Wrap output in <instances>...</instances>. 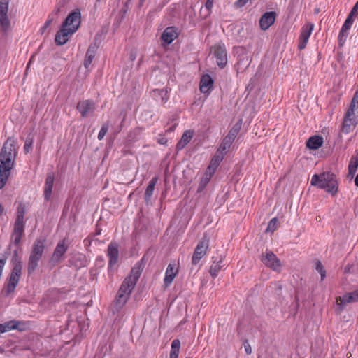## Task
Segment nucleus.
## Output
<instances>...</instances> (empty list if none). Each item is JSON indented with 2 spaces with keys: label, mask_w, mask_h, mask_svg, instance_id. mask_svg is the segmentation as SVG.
<instances>
[{
  "label": "nucleus",
  "mask_w": 358,
  "mask_h": 358,
  "mask_svg": "<svg viewBox=\"0 0 358 358\" xmlns=\"http://www.w3.org/2000/svg\"><path fill=\"white\" fill-rule=\"evenodd\" d=\"M353 17L354 16H351L350 14L348 15L344 24L342 26V29H343V30H350L354 22Z\"/></svg>",
  "instance_id": "obj_43"
},
{
  "label": "nucleus",
  "mask_w": 358,
  "mask_h": 358,
  "mask_svg": "<svg viewBox=\"0 0 358 358\" xmlns=\"http://www.w3.org/2000/svg\"><path fill=\"white\" fill-rule=\"evenodd\" d=\"M22 264L20 261H17L15 264V265L10 273V275L12 277L16 278L17 280H20L21 275H22Z\"/></svg>",
  "instance_id": "obj_38"
},
{
  "label": "nucleus",
  "mask_w": 358,
  "mask_h": 358,
  "mask_svg": "<svg viewBox=\"0 0 358 358\" xmlns=\"http://www.w3.org/2000/svg\"><path fill=\"white\" fill-rule=\"evenodd\" d=\"M244 348L247 355H250L252 353V348L248 341H245L244 343Z\"/></svg>",
  "instance_id": "obj_49"
},
{
  "label": "nucleus",
  "mask_w": 358,
  "mask_h": 358,
  "mask_svg": "<svg viewBox=\"0 0 358 358\" xmlns=\"http://www.w3.org/2000/svg\"><path fill=\"white\" fill-rule=\"evenodd\" d=\"M241 126L237 123L229 131L228 134L223 138L220 145L217 149L219 152H223L227 154V150L232 145L235 138L240 131Z\"/></svg>",
  "instance_id": "obj_10"
},
{
  "label": "nucleus",
  "mask_w": 358,
  "mask_h": 358,
  "mask_svg": "<svg viewBox=\"0 0 358 358\" xmlns=\"http://www.w3.org/2000/svg\"><path fill=\"white\" fill-rule=\"evenodd\" d=\"M180 348V341L179 339H174L171 343V349L170 352V358H178Z\"/></svg>",
  "instance_id": "obj_36"
},
{
  "label": "nucleus",
  "mask_w": 358,
  "mask_h": 358,
  "mask_svg": "<svg viewBox=\"0 0 358 358\" xmlns=\"http://www.w3.org/2000/svg\"><path fill=\"white\" fill-rule=\"evenodd\" d=\"M348 36V31L343 30L341 28L339 34H338V43L340 46H343L345 42L346 41L347 37Z\"/></svg>",
  "instance_id": "obj_41"
},
{
  "label": "nucleus",
  "mask_w": 358,
  "mask_h": 358,
  "mask_svg": "<svg viewBox=\"0 0 358 358\" xmlns=\"http://www.w3.org/2000/svg\"><path fill=\"white\" fill-rule=\"evenodd\" d=\"M14 163L15 159L0 157V189L6 185Z\"/></svg>",
  "instance_id": "obj_4"
},
{
  "label": "nucleus",
  "mask_w": 358,
  "mask_h": 358,
  "mask_svg": "<svg viewBox=\"0 0 358 358\" xmlns=\"http://www.w3.org/2000/svg\"><path fill=\"white\" fill-rule=\"evenodd\" d=\"M26 214V206L23 203H19L17 211L15 221L25 222L24 216Z\"/></svg>",
  "instance_id": "obj_37"
},
{
  "label": "nucleus",
  "mask_w": 358,
  "mask_h": 358,
  "mask_svg": "<svg viewBox=\"0 0 358 358\" xmlns=\"http://www.w3.org/2000/svg\"><path fill=\"white\" fill-rule=\"evenodd\" d=\"M143 270V266L139 262L136 263L131 268V274L124 278L122 282L127 287L134 289L141 275Z\"/></svg>",
  "instance_id": "obj_11"
},
{
  "label": "nucleus",
  "mask_w": 358,
  "mask_h": 358,
  "mask_svg": "<svg viewBox=\"0 0 358 358\" xmlns=\"http://www.w3.org/2000/svg\"><path fill=\"white\" fill-rule=\"evenodd\" d=\"M175 37L176 36L174 35V31H173V27H167L163 31V33L161 36V39L164 43H166L167 44H170L173 41Z\"/></svg>",
  "instance_id": "obj_34"
},
{
  "label": "nucleus",
  "mask_w": 358,
  "mask_h": 358,
  "mask_svg": "<svg viewBox=\"0 0 358 358\" xmlns=\"http://www.w3.org/2000/svg\"><path fill=\"white\" fill-rule=\"evenodd\" d=\"M213 80L209 75L202 76L200 81V91L202 93H208L212 88Z\"/></svg>",
  "instance_id": "obj_27"
},
{
  "label": "nucleus",
  "mask_w": 358,
  "mask_h": 358,
  "mask_svg": "<svg viewBox=\"0 0 358 358\" xmlns=\"http://www.w3.org/2000/svg\"><path fill=\"white\" fill-rule=\"evenodd\" d=\"M323 138L320 136H313L306 141V146L311 150H317L322 146Z\"/></svg>",
  "instance_id": "obj_30"
},
{
  "label": "nucleus",
  "mask_w": 358,
  "mask_h": 358,
  "mask_svg": "<svg viewBox=\"0 0 358 358\" xmlns=\"http://www.w3.org/2000/svg\"><path fill=\"white\" fill-rule=\"evenodd\" d=\"M52 19H49V20H48L45 22V24H44V26H43V29H46L47 27H48L52 24Z\"/></svg>",
  "instance_id": "obj_55"
},
{
  "label": "nucleus",
  "mask_w": 358,
  "mask_h": 358,
  "mask_svg": "<svg viewBox=\"0 0 358 358\" xmlns=\"http://www.w3.org/2000/svg\"><path fill=\"white\" fill-rule=\"evenodd\" d=\"M93 59H94V57L85 55V59L83 62V65H84L85 68H86V69L89 68V66L91 65V64L93 61Z\"/></svg>",
  "instance_id": "obj_47"
},
{
  "label": "nucleus",
  "mask_w": 358,
  "mask_h": 358,
  "mask_svg": "<svg viewBox=\"0 0 358 358\" xmlns=\"http://www.w3.org/2000/svg\"><path fill=\"white\" fill-rule=\"evenodd\" d=\"M34 141V136H32L31 134L27 137L24 145V151L26 154L29 153L31 150Z\"/></svg>",
  "instance_id": "obj_39"
},
{
  "label": "nucleus",
  "mask_w": 358,
  "mask_h": 358,
  "mask_svg": "<svg viewBox=\"0 0 358 358\" xmlns=\"http://www.w3.org/2000/svg\"><path fill=\"white\" fill-rule=\"evenodd\" d=\"M96 108V105L95 102L90 99L79 101L77 104V109L83 117L92 114Z\"/></svg>",
  "instance_id": "obj_16"
},
{
  "label": "nucleus",
  "mask_w": 358,
  "mask_h": 358,
  "mask_svg": "<svg viewBox=\"0 0 358 358\" xmlns=\"http://www.w3.org/2000/svg\"><path fill=\"white\" fill-rule=\"evenodd\" d=\"M313 29L314 24L310 22L307 23L303 26L298 44V48L300 50H303L306 48Z\"/></svg>",
  "instance_id": "obj_13"
},
{
  "label": "nucleus",
  "mask_w": 358,
  "mask_h": 358,
  "mask_svg": "<svg viewBox=\"0 0 358 358\" xmlns=\"http://www.w3.org/2000/svg\"><path fill=\"white\" fill-rule=\"evenodd\" d=\"M178 273V268L176 264L175 263L169 264L167 266L165 277L164 279V285L167 287H169L174 280L176 274Z\"/></svg>",
  "instance_id": "obj_24"
},
{
  "label": "nucleus",
  "mask_w": 358,
  "mask_h": 358,
  "mask_svg": "<svg viewBox=\"0 0 358 358\" xmlns=\"http://www.w3.org/2000/svg\"><path fill=\"white\" fill-rule=\"evenodd\" d=\"M158 181V178L157 176L153 177L145 191V203H148L150 201L151 196L153 194L155 187Z\"/></svg>",
  "instance_id": "obj_31"
},
{
  "label": "nucleus",
  "mask_w": 358,
  "mask_h": 358,
  "mask_svg": "<svg viewBox=\"0 0 358 358\" xmlns=\"http://www.w3.org/2000/svg\"><path fill=\"white\" fill-rule=\"evenodd\" d=\"M71 263L78 268L85 267L87 264V257L82 253H76L72 257Z\"/></svg>",
  "instance_id": "obj_28"
},
{
  "label": "nucleus",
  "mask_w": 358,
  "mask_h": 358,
  "mask_svg": "<svg viewBox=\"0 0 358 358\" xmlns=\"http://www.w3.org/2000/svg\"><path fill=\"white\" fill-rule=\"evenodd\" d=\"M349 14L354 17L358 15V1L355 3Z\"/></svg>",
  "instance_id": "obj_48"
},
{
  "label": "nucleus",
  "mask_w": 358,
  "mask_h": 358,
  "mask_svg": "<svg viewBox=\"0 0 358 358\" xmlns=\"http://www.w3.org/2000/svg\"><path fill=\"white\" fill-rule=\"evenodd\" d=\"M186 358H190V357H186Z\"/></svg>",
  "instance_id": "obj_63"
},
{
  "label": "nucleus",
  "mask_w": 358,
  "mask_h": 358,
  "mask_svg": "<svg viewBox=\"0 0 358 358\" xmlns=\"http://www.w3.org/2000/svg\"><path fill=\"white\" fill-rule=\"evenodd\" d=\"M55 180V174L52 172L48 173L45 179L44 187V198L45 201H49L51 197L53 185Z\"/></svg>",
  "instance_id": "obj_25"
},
{
  "label": "nucleus",
  "mask_w": 358,
  "mask_h": 358,
  "mask_svg": "<svg viewBox=\"0 0 358 358\" xmlns=\"http://www.w3.org/2000/svg\"><path fill=\"white\" fill-rule=\"evenodd\" d=\"M248 1L249 0H237L235 4L237 7H243L247 3Z\"/></svg>",
  "instance_id": "obj_51"
},
{
  "label": "nucleus",
  "mask_w": 358,
  "mask_h": 358,
  "mask_svg": "<svg viewBox=\"0 0 358 358\" xmlns=\"http://www.w3.org/2000/svg\"><path fill=\"white\" fill-rule=\"evenodd\" d=\"M315 269L320 273L321 280H323L326 277V271L320 261H317L315 263Z\"/></svg>",
  "instance_id": "obj_42"
},
{
  "label": "nucleus",
  "mask_w": 358,
  "mask_h": 358,
  "mask_svg": "<svg viewBox=\"0 0 358 358\" xmlns=\"http://www.w3.org/2000/svg\"><path fill=\"white\" fill-rule=\"evenodd\" d=\"M81 24V12L80 8L73 10L62 22L63 27H67L77 31Z\"/></svg>",
  "instance_id": "obj_9"
},
{
  "label": "nucleus",
  "mask_w": 358,
  "mask_h": 358,
  "mask_svg": "<svg viewBox=\"0 0 358 358\" xmlns=\"http://www.w3.org/2000/svg\"><path fill=\"white\" fill-rule=\"evenodd\" d=\"M355 185L358 187V174L356 176L355 178Z\"/></svg>",
  "instance_id": "obj_57"
},
{
  "label": "nucleus",
  "mask_w": 358,
  "mask_h": 358,
  "mask_svg": "<svg viewBox=\"0 0 358 358\" xmlns=\"http://www.w3.org/2000/svg\"><path fill=\"white\" fill-rule=\"evenodd\" d=\"M25 222L15 221L11 234V238L15 245L17 246L24 235Z\"/></svg>",
  "instance_id": "obj_18"
},
{
  "label": "nucleus",
  "mask_w": 358,
  "mask_h": 358,
  "mask_svg": "<svg viewBox=\"0 0 358 358\" xmlns=\"http://www.w3.org/2000/svg\"><path fill=\"white\" fill-rule=\"evenodd\" d=\"M14 256H17V250L14 251Z\"/></svg>",
  "instance_id": "obj_60"
},
{
  "label": "nucleus",
  "mask_w": 358,
  "mask_h": 358,
  "mask_svg": "<svg viewBox=\"0 0 358 358\" xmlns=\"http://www.w3.org/2000/svg\"><path fill=\"white\" fill-rule=\"evenodd\" d=\"M15 141L13 138L9 137L7 141L4 143L0 157H5L6 158L15 159L17 151L15 148Z\"/></svg>",
  "instance_id": "obj_17"
},
{
  "label": "nucleus",
  "mask_w": 358,
  "mask_h": 358,
  "mask_svg": "<svg viewBox=\"0 0 358 358\" xmlns=\"http://www.w3.org/2000/svg\"><path fill=\"white\" fill-rule=\"evenodd\" d=\"M76 31L67 27H63L62 24L59 31L56 33L55 42L57 45H62L67 43L69 36Z\"/></svg>",
  "instance_id": "obj_15"
},
{
  "label": "nucleus",
  "mask_w": 358,
  "mask_h": 358,
  "mask_svg": "<svg viewBox=\"0 0 358 358\" xmlns=\"http://www.w3.org/2000/svg\"><path fill=\"white\" fill-rule=\"evenodd\" d=\"M132 291L133 289L127 287V285L122 283L115 300L114 308L116 312H119L126 304Z\"/></svg>",
  "instance_id": "obj_6"
},
{
  "label": "nucleus",
  "mask_w": 358,
  "mask_h": 358,
  "mask_svg": "<svg viewBox=\"0 0 358 358\" xmlns=\"http://www.w3.org/2000/svg\"><path fill=\"white\" fill-rule=\"evenodd\" d=\"M153 96L157 97L162 103H165L169 99L168 90L164 88L153 90Z\"/></svg>",
  "instance_id": "obj_35"
},
{
  "label": "nucleus",
  "mask_w": 358,
  "mask_h": 358,
  "mask_svg": "<svg viewBox=\"0 0 358 358\" xmlns=\"http://www.w3.org/2000/svg\"><path fill=\"white\" fill-rule=\"evenodd\" d=\"M310 183L315 187L326 190L333 196L338 192V185L336 177L335 174L331 172L313 175Z\"/></svg>",
  "instance_id": "obj_1"
},
{
  "label": "nucleus",
  "mask_w": 358,
  "mask_h": 358,
  "mask_svg": "<svg viewBox=\"0 0 358 358\" xmlns=\"http://www.w3.org/2000/svg\"><path fill=\"white\" fill-rule=\"evenodd\" d=\"M358 122V90L351 101L350 107L345 115L342 131L348 134Z\"/></svg>",
  "instance_id": "obj_3"
},
{
  "label": "nucleus",
  "mask_w": 358,
  "mask_h": 358,
  "mask_svg": "<svg viewBox=\"0 0 358 358\" xmlns=\"http://www.w3.org/2000/svg\"><path fill=\"white\" fill-rule=\"evenodd\" d=\"M101 234V229H99L97 231H96V235H99Z\"/></svg>",
  "instance_id": "obj_59"
},
{
  "label": "nucleus",
  "mask_w": 358,
  "mask_h": 358,
  "mask_svg": "<svg viewBox=\"0 0 358 358\" xmlns=\"http://www.w3.org/2000/svg\"><path fill=\"white\" fill-rule=\"evenodd\" d=\"M92 241H93V238L90 236H89L87 238H86L83 241L85 247V248L90 247L92 244Z\"/></svg>",
  "instance_id": "obj_50"
},
{
  "label": "nucleus",
  "mask_w": 358,
  "mask_h": 358,
  "mask_svg": "<svg viewBox=\"0 0 358 358\" xmlns=\"http://www.w3.org/2000/svg\"><path fill=\"white\" fill-rule=\"evenodd\" d=\"M109 129L108 123H105L102 125L99 134H98V139L99 141H101L103 139L104 136H106V133L108 132Z\"/></svg>",
  "instance_id": "obj_44"
},
{
  "label": "nucleus",
  "mask_w": 358,
  "mask_h": 358,
  "mask_svg": "<svg viewBox=\"0 0 358 358\" xmlns=\"http://www.w3.org/2000/svg\"><path fill=\"white\" fill-rule=\"evenodd\" d=\"M261 261L266 266L273 271H278L281 266L280 259L271 251L267 252L265 255L262 254Z\"/></svg>",
  "instance_id": "obj_14"
},
{
  "label": "nucleus",
  "mask_w": 358,
  "mask_h": 358,
  "mask_svg": "<svg viewBox=\"0 0 358 358\" xmlns=\"http://www.w3.org/2000/svg\"><path fill=\"white\" fill-rule=\"evenodd\" d=\"M224 257L220 256L219 259L217 257H213V264L210 267L209 273L213 278H215L219 272L224 267V264H223Z\"/></svg>",
  "instance_id": "obj_23"
},
{
  "label": "nucleus",
  "mask_w": 358,
  "mask_h": 358,
  "mask_svg": "<svg viewBox=\"0 0 358 358\" xmlns=\"http://www.w3.org/2000/svg\"><path fill=\"white\" fill-rule=\"evenodd\" d=\"M213 5V0H207L205 4L206 8L208 10H210Z\"/></svg>",
  "instance_id": "obj_52"
},
{
  "label": "nucleus",
  "mask_w": 358,
  "mask_h": 358,
  "mask_svg": "<svg viewBox=\"0 0 358 358\" xmlns=\"http://www.w3.org/2000/svg\"><path fill=\"white\" fill-rule=\"evenodd\" d=\"M19 281L20 280L16 278L9 275L8 283L6 285L4 288L6 296H8L9 294L14 292Z\"/></svg>",
  "instance_id": "obj_32"
},
{
  "label": "nucleus",
  "mask_w": 358,
  "mask_h": 358,
  "mask_svg": "<svg viewBox=\"0 0 358 358\" xmlns=\"http://www.w3.org/2000/svg\"><path fill=\"white\" fill-rule=\"evenodd\" d=\"M96 50H97L96 44V43H92L89 46V48H88L85 55H87L88 56H90V57H92L94 58L96 52Z\"/></svg>",
  "instance_id": "obj_45"
},
{
  "label": "nucleus",
  "mask_w": 358,
  "mask_h": 358,
  "mask_svg": "<svg viewBox=\"0 0 358 358\" xmlns=\"http://www.w3.org/2000/svg\"><path fill=\"white\" fill-rule=\"evenodd\" d=\"M57 13L60 12V7H58V8H57Z\"/></svg>",
  "instance_id": "obj_61"
},
{
  "label": "nucleus",
  "mask_w": 358,
  "mask_h": 358,
  "mask_svg": "<svg viewBox=\"0 0 358 358\" xmlns=\"http://www.w3.org/2000/svg\"><path fill=\"white\" fill-rule=\"evenodd\" d=\"M173 128H174V127H171V128L169 129V130H173Z\"/></svg>",
  "instance_id": "obj_62"
},
{
  "label": "nucleus",
  "mask_w": 358,
  "mask_h": 358,
  "mask_svg": "<svg viewBox=\"0 0 358 358\" xmlns=\"http://www.w3.org/2000/svg\"><path fill=\"white\" fill-rule=\"evenodd\" d=\"M157 142L161 145H164L166 143L167 140L164 137H161L157 139Z\"/></svg>",
  "instance_id": "obj_54"
},
{
  "label": "nucleus",
  "mask_w": 358,
  "mask_h": 358,
  "mask_svg": "<svg viewBox=\"0 0 358 358\" xmlns=\"http://www.w3.org/2000/svg\"><path fill=\"white\" fill-rule=\"evenodd\" d=\"M69 248L68 240L66 238H64L60 240L52 254V257L51 258L50 262L53 263V265L57 264L60 262L62 257L66 252Z\"/></svg>",
  "instance_id": "obj_12"
},
{
  "label": "nucleus",
  "mask_w": 358,
  "mask_h": 358,
  "mask_svg": "<svg viewBox=\"0 0 358 358\" xmlns=\"http://www.w3.org/2000/svg\"><path fill=\"white\" fill-rule=\"evenodd\" d=\"M336 302L341 309H343L348 303L358 302V289L342 296H338Z\"/></svg>",
  "instance_id": "obj_21"
},
{
  "label": "nucleus",
  "mask_w": 358,
  "mask_h": 358,
  "mask_svg": "<svg viewBox=\"0 0 358 358\" xmlns=\"http://www.w3.org/2000/svg\"><path fill=\"white\" fill-rule=\"evenodd\" d=\"M357 167H358V157H352L350 159L349 165H348V168L357 171Z\"/></svg>",
  "instance_id": "obj_46"
},
{
  "label": "nucleus",
  "mask_w": 358,
  "mask_h": 358,
  "mask_svg": "<svg viewBox=\"0 0 358 358\" xmlns=\"http://www.w3.org/2000/svg\"><path fill=\"white\" fill-rule=\"evenodd\" d=\"M226 153L223 152H219V149L217 150L216 153L210 160V164L208 165L207 170L211 171V173L215 172L217 168L222 161Z\"/></svg>",
  "instance_id": "obj_26"
},
{
  "label": "nucleus",
  "mask_w": 358,
  "mask_h": 358,
  "mask_svg": "<svg viewBox=\"0 0 358 358\" xmlns=\"http://www.w3.org/2000/svg\"><path fill=\"white\" fill-rule=\"evenodd\" d=\"M356 171H357L348 168V177L350 178H353Z\"/></svg>",
  "instance_id": "obj_53"
},
{
  "label": "nucleus",
  "mask_w": 358,
  "mask_h": 358,
  "mask_svg": "<svg viewBox=\"0 0 358 358\" xmlns=\"http://www.w3.org/2000/svg\"><path fill=\"white\" fill-rule=\"evenodd\" d=\"M213 175H214V173H211V171L206 170V171L204 173V174L203 175V176L200 180V182H199V187L197 189V192H201L203 191V189L206 188V185L210 182L211 178Z\"/></svg>",
  "instance_id": "obj_33"
},
{
  "label": "nucleus",
  "mask_w": 358,
  "mask_h": 358,
  "mask_svg": "<svg viewBox=\"0 0 358 358\" xmlns=\"http://www.w3.org/2000/svg\"><path fill=\"white\" fill-rule=\"evenodd\" d=\"M46 238L43 236L37 238L33 243L27 264V273L29 275L35 272L38 266L45 248Z\"/></svg>",
  "instance_id": "obj_2"
},
{
  "label": "nucleus",
  "mask_w": 358,
  "mask_h": 358,
  "mask_svg": "<svg viewBox=\"0 0 358 358\" xmlns=\"http://www.w3.org/2000/svg\"><path fill=\"white\" fill-rule=\"evenodd\" d=\"M276 16L277 14L274 11H268L264 13L259 20L260 28L264 31L267 30L274 24Z\"/></svg>",
  "instance_id": "obj_19"
},
{
  "label": "nucleus",
  "mask_w": 358,
  "mask_h": 358,
  "mask_svg": "<svg viewBox=\"0 0 358 358\" xmlns=\"http://www.w3.org/2000/svg\"><path fill=\"white\" fill-rule=\"evenodd\" d=\"M145 1V0H139V2H138L139 7L143 6V5L144 4Z\"/></svg>",
  "instance_id": "obj_56"
},
{
  "label": "nucleus",
  "mask_w": 358,
  "mask_h": 358,
  "mask_svg": "<svg viewBox=\"0 0 358 358\" xmlns=\"http://www.w3.org/2000/svg\"><path fill=\"white\" fill-rule=\"evenodd\" d=\"M278 220L277 217L272 218L268 222V227L266 229V232H274L278 228Z\"/></svg>",
  "instance_id": "obj_40"
},
{
  "label": "nucleus",
  "mask_w": 358,
  "mask_h": 358,
  "mask_svg": "<svg viewBox=\"0 0 358 358\" xmlns=\"http://www.w3.org/2000/svg\"><path fill=\"white\" fill-rule=\"evenodd\" d=\"M210 244V238L204 234L201 240L196 246L192 257V264L196 265L200 260L206 255Z\"/></svg>",
  "instance_id": "obj_5"
},
{
  "label": "nucleus",
  "mask_w": 358,
  "mask_h": 358,
  "mask_svg": "<svg viewBox=\"0 0 358 358\" xmlns=\"http://www.w3.org/2000/svg\"><path fill=\"white\" fill-rule=\"evenodd\" d=\"M211 54L216 59V63L220 69L225 67L227 63V52L224 44H215L211 47Z\"/></svg>",
  "instance_id": "obj_8"
},
{
  "label": "nucleus",
  "mask_w": 358,
  "mask_h": 358,
  "mask_svg": "<svg viewBox=\"0 0 358 358\" xmlns=\"http://www.w3.org/2000/svg\"><path fill=\"white\" fill-rule=\"evenodd\" d=\"M107 255L109 258L108 270L110 271L112 267L115 265L118 262L119 250L118 246L115 243H110L108 246Z\"/></svg>",
  "instance_id": "obj_20"
},
{
  "label": "nucleus",
  "mask_w": 358,
  "mask_h": 358,
  "mask_svg": "<svg viewBox=\"0 0 358 358\" xmlns=\"http://www.w3.org/2000/svg\"><path fill=\"white\" fill-rule=\"evenodd\" d=\"M193 138V132L191 131H186L182 136L181 139L176 144V150L180 151L182 150L187 143H189L191 139Z\"/></svg>",
  "instance_id": "obj_29"
},
{
  "label": "nucleus",
  "mask_w": 358,
  "mask_h": 358,
  "mask_svg": "<svg viewBox=\"0 0 358 358\" xmlns=\"http://www.w3.org/2000/svg\"><path fill=\"white\" fill-rule=\"evenodd\" d=\"M9 0H0V29L6 34L10 29V20L8 15Z\"/></svg>",
  "instance_id": "obj_7"
},
{
  "label": "nucleus",
  "mask_w": 358,
  "mask_h": 358,
  "mask_svg": "<svg viewBox=\"0 0 358 358\" xmlns=\"http://www.w3.org/2000/svg\"><path fill=\"white\" fill-rule=\"evenodd\" d=\"M25 324L17 320H10L6 322L3 324H0V332L5 333L10 330L17 329L18 331H24L25 329Z\"/></svg>",
  "instance_id": "obj_22"
},
{
  "label": "nucleus",
  "mask_w": 358,
  "mask_h": 358,
  "mask_svg": "<svg viewBox=\"0 0 358 358\" xmlns=\"http://www.w3.org/2000/svg\"><path fill=\"white\" fill-rule=\"evenodd\" d=\"M3 207L0 203V215L3 213Z\"/></svg>",
  "instance_id": "obj_58"
}]
</instances>
